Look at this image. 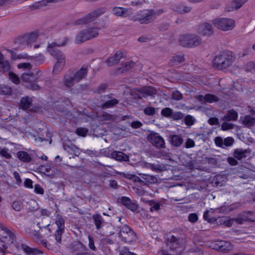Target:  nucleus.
<instances>
[{"instance_id": "nucleus-1", "label": "nucleus", "mask_w": 255, "mask_h": 255, "mask_svg": "<svg viewBox=\"0 0 255 255\" xmlns=\"http://www.w3.org/2000/svg\"><path fill=\"white\" fill-rule=\"evenodd\" d=\"M68 40V38L64 37L62 41H54L48 44L47 51L57 60L53 68V72L55 73L60 72L65 64V55L57 47L65 45Z\"/></svg>"}, {"instance_id": "nucleus-2", "label": "nucleus", "mask_w": 255, "mask_h": 255, "mask_svg": "<svg viewBox=\"0 0 255 255\" xmlns=\"http://www.w3.org/2000/svg\"><path fill=\"white\" fill-rule=\"evenodd\" d=\"M163 12L162 9L157 10L152 9H145L140 11L136 15L133 16L131 20L133 21H139L142 24H148L153 21Z\"/></svg>"}, {"instance_id": "nucleus-3", "label": "nucleus", "mask_w": 255, "mask_h": 255, "mask_svg": "<svg viewBox=\"0 0 255 255\" xmlns=\"http://www.w3.org/2000/svg\"><path fill=\"white\" fill-rule=\"evenodd\" d=\"M235 57L230 51H223L217 55L214 60V65L220 70L225 69L232 65Z\"/></svg>"}, {"instance_id": "nucleus-4", "label": "nucleus", "mask_w": 255, "mask_h": 255, "mask_svg": "<svg viewBox=\"0 0 255 255\" xmlns=\"http://www.w3.org/2000/svg\"><path fill=\"white\" fill-rule=\"evenodd\" d=\"M100 30V27L93 26L88 27L79 31L76 36L75 43L76 44L82 43L87 40L98 37L99 35Z\"/></svg>"}, {"instance_id": "nucleus-5", "label": "nucleus", "mask_w": 255, "mask_h": 255, "mask_svg": "<svg viewBox=\"0 0 255 255\" xmlns=\"http://www.w3.org/2000/svg\"><path fill=\"white\" fill-rule=\"evenodd\" d=\"M41 72L38 71L36 74H34L32 72L29 71L28 72H24L21 76V80L27 83L26 87L33 91L39 90L40 87L35 83L38 79L41 76Z\"/></svg>"}, {"instance_id": "nucleus-6", "label": "nucleus", "mask_w": 255, "mask_h": 255, "mask_svg": "<svg viewBox=\"0 0 255 255\" xmlns=\"http://www.w3.org/2000/svg\"><path fill=\"white\" fill-rule=\"evenodd\" d=\"M202 39L195 34L181 35L179 38L180 44L185 47L192 48L198 46L202 43Z\"/></svg>"}, {"instance_id": "nucleus-7", "label": "nucleus", "mask_w": 255, "mask_h": 255, "mask_svg": "<svg viewBox=\"0 0 255 255\" xmlns=\"http://www.w3.org/2000/svg\"><path fill=\"white\" fill-rule=\"evenodd\" d=\"M118 229H119V237L123 242L130 243L136 240L135 233L128 226L124 225L123 226L118 227Z\"/></svg>"}, {"instance_id": "nucleus-8", "label": "nucleus", "mask_w": 255, "mask_h": 255, "mask_svg": "<svg viewBox=\"0 0 255 255\" xmlns=\"http://www.w3.org/2000/svg\"><path fill=\"white\" fill-rule=\"evenodd\" d=\"M106 11L105 8H100L97 9L92 12L89 13L85 16L79 18L75 21V25H81L88 24L95 20V19L104 13Z\"/></svg>"}, {"instance_id": "nucleus-9", "label": "nucleus", "mask_w": 255, "mask_h": 255, "mask_svg": "<svg viewBox=\"0 0 255 255\" xmlns=\"http://www.w3.org/2000/svg\"><path fill=\"white\" fill-rule=\"evenodd\" d=\"M213 23L218 29L223 31L230 30L235 26V21L228 18H218L213 20Z\"/></svg>"}, {"instance_id": "nucleus-10", "label": "nucleus", "mask_w": 255, "mask_h": 255, "mask_svg": "<svg viewBox=\"0 0 255 255\" xmlns=\"http://www.w3.org/2000/svg\"><path fill=\"white\" fill-rule=\"evenodd\" d=\"M210 248L219 252L226 253L231 251L233 247L230 242L226 241H215L211 243Z\"/></svg>"}, {"instance_id": "nucleus-11", "label": "nucleus", "mask_w": 255, "mask_h": 255, "mask_svg": "<svg viewBox=\"0 0 255 255\" xmlns=\"http://www.w3.org/2000/svg\"><path fill=\"white\" fill-rule=\"evenodd\" d=\"M136 92L135 94L133 92L131 95L133 96H134L135 98L141 99L142 98H146L148 96L153 97L156 94L157 90L154 87L147 86L138 89L136 90Z\"/></svg>"}, {"instance_id": "nucleus-12", "label": "nucleus", "mask_w": 255, "mask_h": 255, "mask_svg": "<svg viewBox=\"0 0 255 255\" xmlns=\"http://www.w3.org/2000/svg\"><path fill=\"white\" fill-rule=\"evenodd\" d=\"M0 238L6 242L7 244H12L15 239L14 234L0 222Z\"/></svg>"}, {"instance_id": "nucleus-13", "label": "nucleus", "mask_w": 255, "mask_h": 255, "mask_svg": "<svg viewBox=\"0 0 255 255\" xmlns=\"http://www.w3.org/2000/svg\"><path fill=\"white\" fill-rule=\"evenodd\" d=\"M184 243L183 239L177 238L174 236H172L166 240L167 246L172 251H176L181 248Z\"/></svg>"}, {"instance_id": "nucleus-14", "label": "nucleus", "mask_w": 255, "mask_h": 255, "mask_svg": "<svg viewBox=\"0 0 255 255\" xmlns=\"http://www.w3.org/2000/svg\"><path fill=\"white\" fill-rule=\"evenodd\" d=\"M148 140L154 146L158 148H165L164 139L157 133H150L148 136Z\"/></svg>"}, {"instance_id": "nucleus-15", "label": "nucleus", "mask_w": 255, "mask_h": 255, "mask_svg": "<svg viewBox=\"0 0 255 255\" xmlns=\"http://www.w3.org/2000/svg\"><path fill=\"white\" fill-rule=\"evenodd\" d=\"M197 32L202 36H210L214 33V28L211 23L204 22L198 26Z\"/></svg>"}, {"instance_id": "nucleus-16", "label": "nucleus", "mask_w": 255, "mask_h": 255, "mask_svg": "<svg viewBox=\"0 0 255 255\" xmlns=\"http://www.w3.org/2000/svg\"><path fill=\"white\" fill-rule=\"evenodd\" d=\"M72 253L74 255H95L86 252L85 246L80 243H77L73 245Z\"/></svg>"}, {"instance_id": "nucleus-17", "label": "nucleus", "mask_w": 255, "mask_h": 255, "mask_svg": "<svg viewBox=\"0 0 255 255\" xmlns=\"http://www.w3.org/2000/svg\"><path fill=\"white\" fill-rule=\"evenodd\" d=\"M78 83L73 71H69L65 74L64 77V84L67 88H71Z\"/></svg>"}, {"instance_id": "nucleus-18", "label": "nucleus", "mask_w": 255, "mask_h": 255, "mask_svg": "<svg viewBox=\"0 0 255 255\" xmlns=\"http://www.w3.org/2000/svg\"><path fill=\"white\" fill-rule=\"evenodd\" d=\"M120 200V202L125 206L128 209L131 211H135L138 208V205L135 203L132 202L129 198L127 197H122Z\"/></svg>"}, {"instance_id": "nucleus-19", "label": "nucleus", "mask_w": 255, "mask_h": 255, "mask_svg": "<svg viewBox=\"0 0 255 255\" xmlns=\"http://www.w3.org/2000/svg\"><path fill=\"white\" fill-rule=\"evenodd\" d=\"M123 57V53L121 51H117L114 56L107 59L105 62L108 66H111L119 63L120 60Z\"/></svg>"}, {"instance_id": "nucleus-20", "label": "nucleus", "mask_w": 255, "mask_h": 255, "mask_svg": "<svg viewBox=\"0 0 255 255\" xmlns=\"http://www.w3.org/2000/svg\"><path fill=\"white\" fill-rule=\"evenodd\" d=\"M244 3V1H230L227 4L225 10L227 11H232L239 9Z\"/></svg>"}, {"instance_id": "nucleus-21", "label": "nucleus", "mask_w": 255, "mask_h": 255, "mask_svg": "<svg viewBox=\"0 0 255 255\" xmlns=\"http://www.w3.org/2000/svg\"><path fill=\"white\" fill-rule=\"evenodd\" d=\"M88 72V66L83 65L80 69L76 72H73L75 78L78 82L86 77Z\"/></svg>"}, {"instance_id": "nucleus-22", "label": "nucleus", "mask_w": 255, "mask_h": 255, "mask_svg": "<svg viewBox=\"0 0 255 255\" xmlns=\"http://www.w3.org/2000/svg\"><path fill=\"white\" fill-rule=\"evenodd\" d=\"M53 1H37L28 6V8L32 10L41 9L48 5V4Z\"/></svg>"}, {"instance_id": "nucleus-23", "label": "nucleus", "mask_w": 255, "mask_h": 255, "mask_svg": "<svg viewBox=\"0 0 255 255\" xmlns=\"http://www.w3.org/2000/svg\"><path fill=\"white\" fill-rule=\"evenodd\" d=\"M169 141L172 145L175 147L180 146L183 142V138L179 135L172 134L169 136Z\"/></svg>"}, {"instance_id": "nucleus-24", "label": "nucleus", "mask_w": 255, "mask_h": 255, "mask_svg": "<svg viewBox=\"0 0 255 255\" xmlns=\"http://www.w3.org/2000/svg\"><path fill=\"white\" fill-rule=\"evenodd\" d=\"M112 158L120 161H128L129 160V157L127 154L121 151H114L112 152Z\"/></svg>"}, {"instance_id": "nucleus-25", "label": "nucleus", "mask_w": 255, "mask_h": 255, "mask_svg": "<svg viewBox=\"0 0 255 255\" xmlns=\"http://www.w3.org/2000/svg\"><path fill=\"white\" fill-rule=\"evenodd\" d=\"M92 218L94 220V224L97 230H99L103 227L105 221L100 214H93Z\"/></svg>"}, {"instance_id": "nucleus-26", "label": "nucleus", "mask_w": 255, "mask_h": 255, "mask_svg": "<svg viewBox=\"0 0 255 255\" xmlns=\"http://www.w3.org/2000/svg\"><path fill=\"white\" fill-rule=\"evenodd\" d=\"M238 117V113L234 110H230L228 111L226 115H225L222 120L226 121H235L237 120Z\"/></svg>"}, {"instance_id": "nucleus-27", "label": "nucleus", "mask_w": 255, "mask_h": 255, "mask_svg": "<svg viewBox=\"0 0 255 255\" xmlns=\"http://www.w3.org/2000/svg\"><path fill=\"white\" fill-rule=\"evenodd\" d=\"M32 99L28 96L22 97L20 100L19 106L24 110H27L32 105Z\"/></svg>"}, {"instance_id": "nucleus-28", "label": "nucleus", "mask_w": 255, "mask_h": 255, "mask_svg": "<svg viewBox=\"0 0 255 255\" xmlns=\"http://www.w3.org/2000/svg\"><path fill=\"white\" fill-rule=\"evenodd\" d=\"M198 100L201 101H205L209 103H213L219 101V99L216 96L210 94H206L204 96L202 95H199Z\"/></svg>"}, {"instance_id": "nucleus-29", "label": "nucleus", "mask_w": 255, "mask_h": 255, "mask_svg": "<svg viewBox=\"0 0 255 255\" xmlns=\"http://www.w3.org/2000/svg\"><path fill=\"white\" fill-rule=\"evenodd\" d=\"M64 149L70 154H74L75 156H78L80 153L79 148L73 144H64Z\"/></svg>"}, {"instance_id": "nucleus-30", "label": "nucleus", "mask_w": 255, "mask_h": 255, "mask_svg": "<svg viewBox=\"0 0 255 255\" xmlns=\"http://www.w3.org/2000/svg\"><path fill=\"white\" fill-rule=\"evenodd\" d=\"M21 247L24 252L27 255H37L40 253L39 250L31 248L25 244H22Z\"/></svg>"}, {"instance_id": "nucleus-31", "label": "nucleus", "mask_w": 255, "mask_h": 255, "mask_svg": "<svg viewBox=\"0 0 255 255\" xmlns=\"http://www.w3.org/2000/svg\"><path fill=\"white\" fill-rule=\"evenodd\" d=\"M139 174L147 184H154L157 182L158 180L155 176L141 173Z\"/></svg>"}, {"instance_id": "nucleus-32", "label": "nucleus", "mask_w": 255, "mask_h": 255, "mask_svg": "<svg viewBox=\"0 0 255 255\" xmlns=\"http://www.w3.org/2000/svg\"><path fill=\"white\" fill-rule=\"evenodd\" d=\"M185 58L184 55H177L173 56L170 59V63L171 65H176L184 61Z\"/></svg>"}, {"instance_id": "nucleus-33", "label": "nucleus", "mask_w": 255, "mask_h": 255, "mask_svg": "<svg viewBox=\"0 0 255 255\" xmlns=\"http://www.w3.org/2000/svg\"><path fill=\"white\" fill-rule=\"evenodd\" d=\"M9 64L7 60H5L3 55L0 52V70L4 72L8 71Z\"/></svg>"}, {"instance_id": "nucleus-34", "label": "nucleus", "mask_w": 255, "mask_h": 255, "mask_svg": "<svg viewBox=\"0 0 255 255\" xmlns=\"http://www.w3.org/2000/svg\"><path fill=\"white\" fill-rule=\"evenodd\" d=\"M17 155L18 158L23 162H29L31 160L30 156L25 151H18Z\"/></svg>"}, {"instance_id": "nucleus-35", "label": "nucleus", "mask_w": 255, "mask_h": 255, "mask_svg": "<svg viewBox=\"0 0 255 255\" xmlns=\"http://www.w3.org/2000/svg\"><path fill=\"white\" fill-rule=\"evenodd\" d=\"M127 11V9L122 7H115L113 9V14L117 16H125Z\"/></svg>"}, {"instance_id": "nucleus-36", "label": "nucleus", "mask_w": 255, "mask_h": 255, "mask_svg": "<svg viewBox=\"0 0 255 255\" xmlns=\"http://www.w3.org/2000/svg\"><path fill=\"white\" fill-rule=\"evenodd\" d=\"M191 9L192 7L191 6L181 5L176 6L174 9V11H177L179 13L183 14L190 12Z\"/></svg>"}, {"instance_id": "nucleus-37", "label": "nucleus", "mask_w": 255, "mask_h": 255, "mask_svg": "<svg viewBox=\"0 0 255 255\" xmlns=\"http://www.w3.org/2000/svg\"><path fill=\"white\" fill-rule=\"evenodd\" d=\"M242 123L243 125L248 127L253 126V117H252L250 115L245 116L243 119Z\"/></svg>"}, {"instance_id": "nucleus-38", "label": "nucleus", "mask_w": 255, "mask_h": 255, "mask_svg": "<svg viewBox=\"0 0 255 255\" xmlns=\"http://www.w3.org/2000/svg\"><path fill=\"white\" fill-rule=\"evenodd\" d=\"M246 150H243L242 149H237L234 151L233 155L235 158L241 160L246 157Z\"/></svg>"}, {"instance_id": "nucleus-39", "label": "nucleus", "mask_w": 255, "mask_h": 255, "mask_svg": "<svg viewBox=\"0 0 255 255\" xmlns=\"http://www.w3.org/2000/svg\"><path fill=\"white\" fill-rule=\"evenodd\" d=\"M151 170L153 171L160 172L165 170V166L158 163H151Z\"/></svg>"}, {"instance_id": "nucleus-40", "label": "nucleus", "mask_w": 255, "mask_h": 255, "mask_svg": "<svg viewBox=\"0 0 255 255\" xmlns=\"http://www.w3.org/2000/svg\"><path fill=\"white\" fill-rule=\"evenodd\" d=\"M38 36L37 32H32L24 36V38L26 39L27 42H32L35 41L37 38Z\"/></svg>"}, {"instance_id": "nucleus-41", "label": "nucleus", "mask_w": 255, "mask_h": 255, "mask_svg": "<svg viewBox=\"0 0 255 255\" xmlns=\"http://www.w3.org/2000/svg\"><path fill=\"white\" fill-rule=\"evenodd\" d=\"M213 213V211L211 209L210 211L207 210L204 212L203 214V218L205 221L208 222H212V221H216V219L214 218H211V214Z\"/></svg>"}, {"instance_id": "nucleus-42", "label": "nucleus", "mask_w": 255, "mask_h": 255, "mask_svg": "<svg viewBox=\"0 0 255 255\" xmlns=\"http://www.w3.org/2000/svg\"><path fill=\"white\" fill-rule=\"evenodd\" d=\"M135 63L132 61L126 62L122 64V72L128 71L135 66Z\"/></svg>"}, {"instance_id": "nucleus-43", "label": "nucleus", "mask_w": 255, "mask_h": 255, "mask_svg": "<svg viewBox=\"0 0 255 255\" xmlns=\"http://www.w3.org/2000/svg\"><path fill=\"white\" fill-rule=\"evenodd\" d=\"M118 103V101L116 99L110 100L104 103L102 107L103 108H108L112 107Z\"/></svg>"}, {"instance_id": "nucleus-44", "label": "nucleus", "mask_w": 255, "mask_h": 255, "mask_svg": "<svg viewBox=\"0 0 255 255\" xmlns=\"http://www.w3.org/2000/svg\"><path fill=\"white\" fill-rule=\"evenodd\" d=\"M12 92L11 88L6 85L0 87V95H10Z\"/></svg>"}, {"instance_id": "nucleus-45", "label": "nucleus", "mask_w": 255, "mask_h": 255, "mask_svg": "<svg viewBox=\"0 0 255 255\" xmlns=\"http://www.w3.org/2000/svg\"><path fill=\"white\" fill-rule=\"evenodd\" d=\"M64 219L61 217H58L55 221V224L58 227L57 230L63 231L64 228Z\"/></svg>"}, {"instance_id": "nucleus-46", "label": "nucleus", "mask_w": 255, "mask_h": 255, "mask_svg": "<svg viewBox=\"0 0 255 255\" xmlns=\"http://www.w3.org/2000/svg\"><path fill=\"white\" fill-rule=\"evenodd\" d=\"M9 79L15 84H18L20 83V80L17 75L13 72H9Z\"/></svg>"}, {"instance_id": "nucleus-47", "label": "nucleus", "mask_w": 255, "mask_h": 255, "mask_svg": "<svg viewBox=\"0 0 255 255\" xmlns=\"http://www.w3.org/2000/svg\"><path fill=\"white\" fill-rule=\"evenodd\" d=\"M88 132V129L86 128H79L76 130V133L82 136H86Z\"/></svg>"}, {"instance_id": "nucleus-48", "label": "nucleus", "mask_w": 255, "mask_h": 255, "mask_svg": "<svg viewBox=\"0 0 255 255\" xmlns=\"http://www.w3.org/2000/svg\"><path fill=\"white\" fill-rule=\"evenodd\" d=\"M171 98L173 100L180 101L182 99V94L178 90L174 91L172 93Z\"/></svg>"}, {"instance_id": "nucleus-49", "label": "nucleus", "mask_w": 255, "mask_h": 255, "mask_svg": "<svg viewBox=\"0 0 255 255\" xmlns=\"http://www.w3.org/2000/svg\"><path fill=\"white\" fill-rule=\"evenodd\" d=\"M173 110L169 108H165L161 110V114L166 117H169L172 116Z\"/></svg>"}, {"instance_id": "nucleus-50", "label": "nucleus", "mask_w": 255, "mask_h": 255, "mask_svg": "<svg viewBox=\"0 0 255 255\" xmlns=\"http://www.w3.org/2000/svg\"><path fill=\"white\" fill-rule=\"evenodd\" d=\"M10 245L11 244H7L6 242L0 238V252L4 253L5 250H6Z\"/></svg>"}, {"instance_id": "nucleus-51", "label": "nucleus", "mask_w": 255, "mask_h": 255, "mask_svg": "<svg viewBox=\"0 0 255 255\" xmlns=\"http://www.w3.org/2000/svg\"><path fill=\"white\" fill-rule=\"evenodd\" d=\"M194 118L191 115H187L185 117V123L187 126H192L194 124Z\"/></svg>"}, {"instance_id": "nucleus-52", "label": "nucleus", "mask_w": 255, "mask_h": 255, "mask_svg": "<svg viewBox=\"0 0 255 255\" xmlns=\"http://www.w3.org/2000/svg\"><path fill=\"white\" fill-rule=\"evenodd\" d=\"M144 113L148 116H153L155 113V109L152 107H147L144 109Z\"/></svg>"}, {"instance_id": "nucleus-53", "label": "nucleus", "mask_w": 255, "mask_h": 255, "mask_svg": "<svg viewBox=\"0 0 255 255\" xmlns=\"http://www.w3.org/2000/svg\"><path fill=\"white\" fill-rule=\"evenodd\" d=\"M22 207V202L20 201H15L13 202L12 208L14 210L19 211L21 209Z\"/></svg>"}, {"instance_id": "nucleus-54", "label": "nucleus", "mask_w": 255, "mask_h": 255, "mask_svg": "<svg viewBox=\"0 0 255 255\" xmlns=\"http://www.w3.org/2000/svg\"><path fill=\"white\" fill-rule=\"evenodd\" d=\"M234 125L233 124L224 122L221 125V129L223 130H227L234 128Z\"/></svg>"}, {"instance_id": "nucleus-55", "label": "nucleus", "mask_w": 255, "mask_h": 255, "mask_svg": "<svg viewBox=\"0 0 255 255\" xmlns=\"http://www.w3.org/2000/svg\"><path fill=\"white\" fill-rule=\"evenodd\" d=\"M184 114L180 112H173L171 118L174 120H181L184 118Z\"/></svg>"}, {"instance_id": "nucleus-56", "label": "nucleus", "mask_w": 255, "mask_h": 255, "mask_svg": "<svg viewBox=\"0 0 255 255\" xmlns=\"http://www.w3.org/2000/svg\"><path fill=\"white\" fill-rule=\"evenodd\" d=\"M63 231H61L59 230H56V233L53 237L55 238V240L56 241V244L57 243H61V234Z\"/></svg>"}, {"instance_id": "nucleus-57", "label": "nucleus", "mask_w": 255, "mask_h": 255, "mask_svg": "<svg viewBox=\"0 0 255 255\" xmlns=\"http://www.w3.org/2000/svg\"><path fill=\"white\" fill-rule=\"evenodd\" d=\"M18 69H23L26 70H31L32 66L29 63H20L17 66Z\"/></svg>"}, {"instance_id": "nucleus-58", "label": "nucleus", "mask_w": 255, "mask_h": 255, "mask_svg": "<svg viewBox=\"0 0 255 255\" xmlns=\"http://www.w3.org/2000/svg\"><path fill=\"white\" fill-rule=\"evenodd\" d=\"M234 142V139L232 137H228L223 140V145L228 147L232 145Z\"/></svg>"}, {"instance_id": "nucleus-59", "label": "nucleus", "mask_w": 255, "mask_h": 255, "mask_svg": "<svg viewBox=\"0 0 255 255\" xmlns=\"http://www.w3.org/2000/svg\"><path fill=\"white\" fill-rule=\"evenodd\" d=\"M244 220L248 222H255V220L250 212L244 213Z\"/></svg>"}, {"instance_id": "nucleus-60", "label": "nucleus", "mask_w": 255, "mask_h": 255, "mask_svg": "<svg viewBox=\"0 0 255 255\" xmlns=\"http://www.w3.org/2000/svg\"><path fill=\"white\" fill-rule=\"evenodd\" d=\"M120 255H136L135 253H132L129 251V248L127 247L124 248L121 251Z\"/></svg>"}, {"instance_id": "nucleus-61", "label": "nucleus", "mask_w": 255, "mask_h": 255, "mask_svg": "<svg viewBox=\"0 0 255 255\" xmlns=\"http://www.w3.org/2000/svg\"><path fill=\"white\" fill-rule=\"evenodd\" d=\"M198 219V217L196 213H191L188 216V220L189 222L194 223H196Z\"/></svg>"}, {"instance_id": "nucleus-62", "label": "nucleus", "mask_w": 255, "mask_h": 255, "mask_svg": "<svg viewBox=\"0 0 255 255\" xmlns=\"http://www.w3.org/2000/svg\"><path fill=\"white\" fill-rule=\"evenodd\" d=\"M88 238L89 240V247L92 250H96V247L94 245V241L93 237L89 235Z\"/></svg>"}, {"instance_id": "nucleus-63", "label": "nucleus", "mask_w": 255, "mask_h": 255, "mask_svg": "<svg viewBox=\"0 0 255 255\" xmlns=\"http://www.w3.org/2000/svg\"><path fill=\"white\" fill-rule=\"evenodd\" d=\"M0 154L1 156L4 157L6 159H9L11 158V155L8 152V149L4 148L2 149L0 151Z\"/></svg>"}, {"instance_id": "nucleus-64", "label": "nucleus", "mask_w": 255, "mask_h": 255, "mask_svg": "<svg viewBox=\"0 0 255 255\" xmlns=\"http://www.w3.org/2000/svg\"><path fill=\"white\" fill-rule=\"evenodd\" d=\"M195 145L194 141L193 139L189 138L186 140L185 142V147L187 148H190L193 147Z\"/></svg>"}]
</instances>
